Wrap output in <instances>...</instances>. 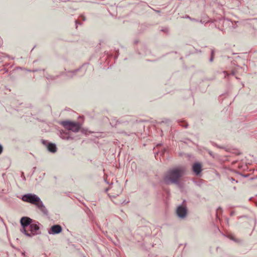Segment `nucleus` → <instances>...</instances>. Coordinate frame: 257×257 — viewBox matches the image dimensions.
Here are the masks:
<instances>
[{"label":"nucleus","mask_w":257,"mask_h":257,"mask_svg":"<svg viewBox=\"0 0 257 257\" xmlns=\"http://www.w3.org/2000/svg\"><path fill=\"white\" fill-rule=\"evenodd\" d=\"M190 20H192V21L194 20V19H191H191H190Z\"/></svg>","instance_id":"2f4dec72"},{"label":"nucleus","mask_w":257,"mask_h":257,"mask_svg":"<svg viewBox=\"0 0 257 257\" xmlns=\"http://www.w3.org/2000/svg\"><path fill=\"white\" fill-rule=\"evenodd\" d=\"M192 170L196 175L200 174L202 171L201 164L197 162L194 163L192 166Z\"/></svg>","instance_id":"9d476101"},{"label":"nucleus","mask_w":257,"mask_h":257,"mask_svg":"<svg viewBox=\"0 0 257 257\" xmlns=\"http://www.w3.org/2000/svg\"><path fill=\"white\" fill-rule=\"evenodd\" d=\"M108 188H106V189H105V192L108 191Z\"/></svg>","instance_id":"393cba45"},{"label":"nucleus","mask_w":257,"mask_h":257,"mask_svg":"<svg viewBox=\"0 0 257 257\" xmlns=\"http://www.w3.org/2000/svg\"><path fill=\"white\" fill-rule=\"evenodd\" d=\"M229 179L231 181V182H233V181H235V179L232 177L231 178H229Z\"/></svg>","instance_id":"a211bd4d"},{"label":"nucleus","mask_w":257,"mask_h":257,"mask_svg":"<svg viewBox=\"0 0 257 257\" xmlns=\"http://www.w3.org/2000/svg\"><path fill=\"white\" fill-rule=\"evenodd\" d=\"M219 209H220V210H221V208L220 207H219V208H218V210H219Z\"/></svg>","instance_id":"cd10ccee"},{"label":"nucleus","mask_w":257,"mask_h":257,"mask_svg":"<svg viewBox=\"0 0 257 257\" xmlns=\"http://www.w3.org/2000/svg\"><path fill=\"white\" fill-rule=\"evenodd\" d=\"M213 55H214V51L212 50L211 51V57L209 59V61L211 62H212L213 60Z\"/></svg>","instance_id":"4468645a"},{"label":"nucleus","mask_w":257,"mask_h":257,"mask_svg":"<svg viewBox=\"0 0 257 257\" xmlns=\"http://www.w3.org/2000/svg\"><path fill=\"white\" fill-rule=\"evenodd\" d=\"M233 212H231L230 214L231 215H233Z\"/></svg>","instance_id":"a878e982"},{"label":"nucleus","mask_w":257,"mask_h":257,"mask_svg":"<svg viewBox=\"0 0 257 257\" xmlns=\"http://www.w3.org/2000/svg\"><path fill=\"white\" fill-rule=\"evenodd\" d=\"M186 18H188V19H189L190 20L191 19V18H190L189 16H187L186 17Z\"/></svg>","instance_id":"5701e85b"},{"label":"nucleus","mask_w":257,"mask_h":257,"mask_svg":"<svg viewBox=\"0 0 257 257\" xmlns=\"http://www.w3.org/2000/svg\"><path fill=\"white\" fill-rule=\"evenodd\" d=\"M256 206H257V202L256 203Z\"/></svg>","instance_id":"473e14b6"},{"label":"nucleus","mask_w":257,"mask_h":257,"mask_svg":"<svg viewBox=\"0 0 257 257\" xmlns=\"http://www.w3.org/2000/svg\"><path fill=\"white\" fill-rule=\"evenodd\" d=\"M42 143L44 145H47V149L49 151L52 153H55L57 151V147L55 144L48 143L46 141L42 140Z\"/></svg>","instance_id":"1a4fd4ad"},{"label":"nucleus","mask_w":257,"mask_h":257,"mask_svg":"<svg viewBox=\"0 0 257 257\" xmlns=\"http://www.w3.org/2000/svg\"><path fill=\"white\" fill-rule=\"evenodd\" d=\"M81 17L82 18V20H83V21H85V17H84V16H81Z\"/></svg>","instance_id":"412c9836"},{"label":"nucleus","mask_w":257,"mask_h":257,"mask_svg":"<svg viewBox=\"0 0 257 257\" xmlns=\"http://www.w3.org/2000/svg\"><path fill=\"white\" fill-rule=\"evenodd\" d=\"M33 220L32 219L27 216L22 217L20 220V223L22 226V228L21 229V231L25 234L27 236L30 237H33V234L32 233H29L27 228H29Z\"/></svg>","instance_id":"20e7f679"},{"label":"nucleus","mask_w":257,"mask_h":257,"mask_svg":"<svg viewBox=\"0 0 257 257\" xmlns=\"http://www.w3.org/2000/svg\"><path fill=\"white\" fill-rule=\"evenodd\" d=\"M62 231V228L59 224H55L52 225L50 229L48 230L49 234H59Z\"/></svg>","instance_id":"6e6552de"},{"label":"nucleus","mask_w":257,"mask_h":257,"mask_svg":"<svg viewBox=\"0 0 257 257\" xmlns=\"http://www.w3.org/2000/svg\"><path fill=\"white\" fill-rule=\"evenodd\" d=\"M185 171L182 168H174L171 169L165 174L163 178L166 184H175L181 185L180 179L184 175Z\"/></svg>","instance_id":"f257e3e1"},{"label":"nucleus","mask_w":257,"mask_h":257,"mask_svg":"<svg viewBox=\"0 0 257 257\" xmlns=\"http://www.w3.org/2000/svg\"><path fill=\"white\" fill-rule=\"evenodd\" d=\"M120 192L122 191V189L121 188H120Z\"/></svg>","instance_id":"7c9ffc66"},{"label":"nucleus","mask_w":257,"mask_h":257,"mask_svg":"<svg viewBox=\"0 0 257 257\" xmlns=\"http://www.w3.org/2000/svg\"><path fill=\"white\" fill-rule=\"evenodd\" d=\"M84 66L79 67L78 69L74 70L68 71L65 72H62L60 73V75H65L67 78L71 79L74 77H82L83 76L86 72V70L83 69Z\"/></svg>","instance_id":"39448f33"},{"label":"nucleus","mask_w":257,"mask_h":257,"mask_svg":"<svg viewBox=\"0 0 257 257\" xmlns=\"http://www.w3.org/2000/svg\"><path fill=\"white\" fill-rule=\"evenodd\" d=\"M208 153H209V154L211 156H212L213 157H214V156H213V153H212L211 151H208Z\"/></svg>","instance_id":"f3484780"},{"label":"nucleus","mask_w":257,"mask_h":257,"mask_svg":"<svg viewBox=\"0 0 257 257\" xmlns=\"http://www.w3.org/2000/svg\"><path fill=\"white\" fill-rule=\"evenodd\" d=\"M22 200L25 202L35 205L45 215L48 214V211L41 199L37 195L28 193L22 196Z\"/></svg>","instance_id":"f03ea898"},{"label":"nucleus","mask_w":257,"mask_h":257,"mask_svg":"<svg viewBox=\"0 0 257 257\" xmlns=\"http://www.w3.org/2000/svg\"><path fill=\"white\" fill-rule=\"evenodd\" d=\"M75 23H76V25H77L78 24H80V23H79L78 21V20H76L75 21ZM77 27V26H76V28Z\"/></svg>","instance_id":"6ab92c4d"},{"label":"nucleus","mask_w":257,"mask_h":257,"mask_svg":"<svg viewBox=\"0 0 257 257\" xmlns=\"http://www.w3.org/2000/svg\"><path fill=\"white\" fill-rule=\"evenodd\" d=\"M60 137L64 140H72L73 138L70 136L69 133L66 131H62L60 132Z\"/></svg>","instance_id":"9b49d317"},{"label":"nucleus","mask_w":257,"mask_h":257,"mask_svg":"<svg viewBox=\"0 0 257 257\" xmlns=\"http://www.w3.org/2000/svg\"><path fill=\"white\" fill-rule=\"evenodd\" d=\"M182 126L183 127H184L185 128H186L187 127V126H188V124L186 123L184 125H182Z\"/></svg>","instance_id":"aec40b11"},{"label":"nucleus","mask_w":257,"mask_h":257,"mask_svg":"<svg viewBox=\"0 0 257 257\" xmlns=\"http://www.w3.org/2000/svg\"><path fill=\"white\" fill-rule=\"evenodd\" d=\"M187 213V209L185 206L182 205L179 206L176 209V214L181 219H184L186 217Z\"/></svg>","instance_id":"423d86ee"},{"label":"nucleus","mask_w":257,"mask_h":257,"mask_svg":"<svg viewBox=\"0 0 257 257\" xmlns=\"http://www.w3.org/2000/svg\"><path fill=\"white\" fill-rule=\"evenodd\" d=\"M3 150V146L0 145V154L2 153Z\"/></svg>","instance_id":"dca6fc26"},{"label":"nucleus","mask_w":257,"mask_h":257,"mask_svg":"<svg viewBox=\"0 0 257 257\" xmlns=\"http://www.w3.org/2000/svg\"><path fill=\"white\" fill-rule=\"evenodd\" d=\"M161 31L162 32H164L166 34H168L169 32V29L168 27H164L161 29Z\"/></svg>","instance_id":"ddd939ff"},{"label":"nucleus","mask_w":257,"mask_h":257,"mask_svg":"<svg viewBox=\"0 0 257 257\" xmlns=\"http://www.w3.org/2000/svg\"><path fill=\"white\" fill-rule=\"evenodd\" d=\"M122 133H124V134H125V135H129L128 134H126V133H125V132H122Z\"/></svg>","instance_id":"b1692460"},{"label":"nucleus","mask_w":257,"mask_h":257,"mask_svg":"<svg viewBox=\"0 0 257 257\" xmlns=\"http://www.w3.org/2000/svg\"><path fill=\"white\" fill-rule=\"evenodd\" d=\"M29 72H32V70H28Z\"/></svg>","instance_id":"bb28decb"},{"label":"nucleus","mask_w":257,"mask_h":257,"mask_svg":"<svg viewBox=\"0 0 257 257\" xmlns=\"http://www.w3.org/2000/svg\"><path fill=\"white\" fill-rule=\"evenodd\" d=\"M38 69H34V70H32V72H37L38 71Z\"/></svg>","instance_id":"4be33fe9"},{"label":"nucleus","mask_w":257,"mask_h":257,"mask_svg":"<svg viewBox=\"0 0 257 257\" xmlns=\"http://www.w3.org/2000/svg\"><path fill=\"white\" fill-rule=\"evenodd\" d=\"M39 224L40 223L38 221L33 220L29 226V230L30 231V233H33V236L37 234L36 231L39 230L40 229L39 226Z\"/></svg>","instance_id":"0eeeda50"},{"label":"nucleus","mask_w":257,"mask_h":257,"mask_svg":"<svg viewBox=\"0 0 257 257\" xmlns=\"http://www.w3.org/2000/svg\"><path fill=\"white\" fill-rule=\"evenodd\" d=\"M228 237H229L230 239H231V240H234V241H235V242H236V241H237V240H236V239H235V238H234V237H233V236H232V235H229V236H228Z\"/></svg>","instance_id":"2eb2a0df"},{"label":"nucleus","mask_w":257,"mask_h":257,"mask_svg":"<svg viewBox=\"0 0 257 257\" xmlns=\"http://www.w3.org/2000/svg\"><path fill=\"white\" fill-rule=\"evenodd\" d=\"M59 76H60V74L59 75H56V76H53V75H47L46 76V78H47V79H48L49 80H55V79L58 78L59 77Z\"/></svg>","instance_id":"f8f14e48"},{"label":"nucleus","mask_w":257,"mask_h":257,"mask_svg":"<svg viewBox=\"0 0 257 257\" xmlns=\"http://www.w3.org/2000/svg\"><path fill=\"white\" fill-rule=\"evenodd\" d=\"M36 168V167H34V168H33V169H34V170H35Z\"/></svg>","instance_id":"c85d7f7f"},{"label":"nucleus","mask_w":257,"mask_h":257,"mask_svg":"<svg viewBox=\"0 0 257 257\" xmlns=\"http://www.w3.org/2000/svg\"><path fill=\"white\" fill-rule=\"evenodd\" d=\"M61 124L68 131H71L74 133L78 132L81 127V124L78 122L70 120H64Z\"/></svg>","instance_id":"7ed1b4c3"},{"label":"nucleus","mask_w":257,"mask_h":257,"mask_svg":"<svg viewBox=\"0 0 257 257\" xmlns=\"http://www.w3.org/2000/svg\"><path fill=\"white\" fill-rule=\"evenodd\" d=\"M36 168V167H34V168H33V169H34V170H35Z\"/></svg>","instance_id":"c756f323"}]
</instances>
